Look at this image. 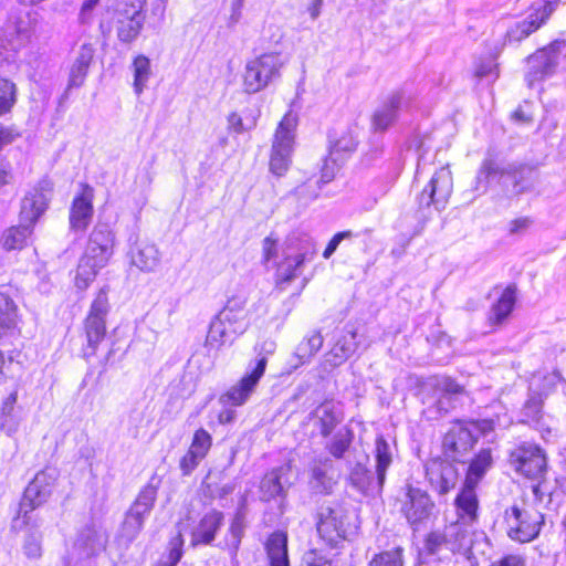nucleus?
<instances>
[{
    "label": "nucleus",
    "instance_id": "obj_1",
    "mask_svg": "<svg viewBox=\"0 0 566 566\" xmlns=\"http://www.w3.org/2000/svg\"><path fill=\"white\" fill-rule=\"evenodd\" d=\"M51 200L49 184H40L25 193L21 202L22 224L10 228L3 235L7 250L22 249L32 233V226L45 212Z\"/></svg>",
    "mask_w": 566,
    "mask_h": 566
},
{
    "label": "nucleus",
    "instance_id": "obj_2",
    "mask_svg": "<svg viewBox=\"0 0 566 566\" xmlns=\"http://www.w3.org/2000/svg\"><path fill=\"white\" fill-rule=\"evenodd\" d=\"M358 528L357 515L343 504L322 507L317 532L329 546H337L339 542L354 535Z\"/></svg>",
    "mask_w": 566,
    "mask_h": 566
},
{
    "label": "nucleus",
    "instance_id": "obj_3",
    "mask_svg": "<svg viewBox=\"0 0 566 566\" xmlns=\"http://www.w3.org/2000/svg\"><path fill=\"white\" fill-rule=\"evenodd\" d=\"M493 465L490 448L482 449L470 462L463 486L455 497V507L464 518L472 520L479 509L476 486Z\"/></svg>",
    "mask_w": 566,
    "mask_h": 566
},
{
    "label": "nucleus",
    "instance_id": "obj_4",
    "mask_svg": "<svg viewBox=\"0 0 566 566\" xmlns=\"http://www.w3.org/2000/svg\"><path fill=\"white\" fill-rule=\"evenodd\" d=\"M493 430L494 424L491 420L454 422L443 439L446 455L453 461H462L479 437L486 436Z\"/></svg>",
    "mask_w": 566,
    "mask_h": 566
},
{
    "label": "nucleus",
    "instance_id": "obj_5",
    "mask_svg": "<svg viewBox=\"0 0 566 566\" xmlns=\"http://www.w3.org/2000/svg\"><path fill=\"white\" fill-rule=\"evenodd\" d=\"M392 448L388 441L382 436L377 437L374 450L376 478L364 464L357 463L349 475L352 484L363 493L380 492L386 472L392 462Z\"/></svg>",
    "mask_w": 566,
    "mask_h": 566
},
{
    "label": "nucleus",
    "instance_id": "obj_6",
    "mask_svg": "<svg viewBox=\"0 0 566 566\" xmlns=\"http://www.w3.org/2000/svg\"><path fill=\"white\" fill-rule=\"evenodd\" d=\"M286 60L277 52L263 53L247 62L243 86L248 93H258L281 77Z\"/></svg>",
    "mask_w": 566,
    "mask_h": 566
},
{
    "label": "nucleus",
    "instance_id": "obj_7",
    "mask_svg": "<svg viewBox=\"0 0 566 566\" xmlns=\"http://www.w3.org/2000/svg\"><path fill=\"white\" fill-rule=\"evenodd\" d=\"M543 522V514L525 504H513L503 514V525L507 536L520 543H528L536 538Z\"/></svg>",
    "mask_w": 566,
    "mask_h": 566
},
{
    "label": "nucleus",
    "instance_id": "obj_8",
    "mask_svg": "<svg viewBox=\"0 0 566 566\" xmlns=\"http://www.w3.org/2000/svg\"><path fill=\"white\" fill-rule=\"evenodd\" d=\"M296 125V115L292 113L285 114L277 125L270 158V170L275 176H283L290 167Z\"/></svg>",
    "mask_w": 566,
    "mask_h": 566
},
{
    "label": "nucleus",
    "instance_id": "obj_9",
    "mask_svg": "<svg viewBox=\"0 0 566 566\" xmlns=\"http://www.w3.org/2000/svg\"><path fill=\"white\" fill-rule=\"evenodd\" d=\"M109 312L108 290L101 289L91 304L84 321V331L87 339L88 355L95 353L98 344L106 335V316Z\"/></svg>",
    "mask_w": 566,
    "mask_h": 566
},
{
    "label": "nucleus",
    "instance_id": "obj_10",
    "mask_svg": "<svg viewBox=\"0 0 566 566\" xmlns=\"http://www.w3.org/2000/svg\"><path fill=\"white\" fill-rule=\"evenodd\" d=\"M453 189V178L448 167L437 170L427 186L418 196V205L421 208L434 206L437 210L444 209Z\"/></svg>",
    "mask_w": 566,
    "mask_h": 566
},
{
    "label": "nucleus",
    "instance_id": "obj_11",
    "mask_svg": "<svg viewBox=\"0 0 566 566\" xmlns=\"http://www.w3.org/2000/svg\"><path fill=\"white\" fill-rule=\"evenodd\" d=\"M511 464L517 473L538 479L546 470V457L538 446L524 442L511 452Z\"/></svg>",
    "mask_w": 566,
    "mask_h": 566
},
{
    "label": "nucleus",
    "instance_id": "obj_12",
    "mask_svg": "<svg viewBox=\"0 0 566 566\" xmlns=\"http://www.w3.org/2000/svg\"><path fill=\"white\" fill-rule=\"evenodd\" d=\"M115 234L106 223H97L92 230L84 255L106 265L113 255Z\"/></svg>",
    "mask_w": 566,
    "mask_h": 566
},
{
    "label": "nucleus",
    "instance_id": "obj_13",
    "mask_svg": "<svg viewBox=\"0 0 566 566\" xmlns=\"http://www.w3.org/2000/svg\"><path fill=\"white\" fill-rule=\"evenodd\" d=\"M358 348L357 333L348 331L335 343L333 348L325 355L324 361L318 367V377L324 380L332 370L345 363Z\"/></svg>",
    "mask_w": 566,
    "mask_h": 566
},
{
    "label": "nucleus",
    "instance_id": "obj_14",
    "mask_svg": "<svg viewBox=\"0 0 566 566\" xmlns=\"http://www.w3.org/2000/svg\"><path fill=\"white\" fill-rule=\"evenodd\" d=\"M411 105V96L403 91L390 94L387 99L375 111L373 115V127L375 130L384 132L395 123L400 112Z\"/></svg>",
    "mask_w": 566,
    "mask_h": 566
},
{
    "label": "nucleus",
    "instance_id": "obj_15",
    "mask_svg": "<svg viewBox=\"0 0 566 566\" xmlns=\"http://www.w3.org/2000/svg\"><path fill=\"white\" fill-rule=\"evenodd\" d=\"M247 303L248 296L245 293L233 294L218 314L223 322L228 323L234 336L242 335L250 325Z\"/></svg>",
    "mask_w": 566,
    "mask_h": 566
},
{
    "label": "nucleus",
    "instance_id": "obj_16",
    "mask_svg": "<svg viewBox=\"0 0 566 566\" xmlns=\"http://www.w3.org/2000/svg\"><path fill=\"white\" fill-rule=\"evenodd\" d=\"M458 520L446 526L443 534L447 539V551L450 553H460L463 555L471 554L472 549V531L470 524L476 520V514L472 520L464 518L457 510Z\"/></svg>",
    "mask_w": 566,
    "mask_h": 566
},
{
    "label": "nucleus",
    "instance_id": "obj_17",
    "mask_svg": "<svg viewBox=\"0 0 566 566\" xmlns=\"http://www.w3.org/2000/svg\"><path fill=\"white\" fill-rule=\"evenodd\" d=\"M55 482V471L44 470L39 472L34 479L29 483L24 491L21 502V509L27 511V507L34 510L40 506L50 497Z\"/></svg>",
    "mask_w": 566,
    "mask_h": 566
},
{
    "label": "nucleus",
    "instance_id": "obj_18",
    "mask_svg": "<svg viewBox=\"0 0 566 566\" xmlns=\"http://www.w3.org/2000/svg\"><path fill=\"white\" fill-rule=\"evenodd\" d=\"M564 45V41H554L548 46L538 50L528 57L527 63L531 71L528 72L526 80L530 86L534 80L543 77L553 70L557 64V55Z\"/></svg>",
    "mask_w": 566,
    "mask_h": 566
},
{
    "label": "nucleus",
    "instance_id": "obj_19",
    "mask_svg": "<svg viewBox=\"0 0 566 566\" xmlns=\"http://www.w3.org/2000/svg\"><path fill=\"white\" fill-rule=\"evenodd\" d=\"M431 509L432 502L424 491L412 486L407 488L401 510L411 525L427 520Z\"/></svg>",
    "mask_w": 566,
    "mask_h": 566
},
{
    "label": "nucleus",
    "instance_id": "obj_20",
    "mask_svg": "<svg viewBox=\"0 0 566 566\" xmlns=\"http://www.w3.org/2000/svg\"><path fill=\"white\" fill-rule=\"evenodd\" d=\"M426 472L431 485L441 494L448 493L458 482V470L449 461L433 460Z\"/></svg>",
    "mask_w": 566,
    "mask_h": 566
},
{
    "label": "nucleus",
    "instance_id": "obj_21",
    "mask_svg": "<svg viewBox=\"0 0 566 566\" xmlns=\"http://www.w3.org/2000/svg\"><path fill=\"white\" fill-rule=\"evenodd\" d=\"M212 444L211 436L205 429H198L189 450L180 460V470L185 475L190 474L207 455Z\"/></svg>",
    "mask_w": 566,
    "mask_h": 566
},
{
    "label": "nucleus",
    "instance_id": "obj_22",
    "mask_svg": "<svg viewBox=\"0 0 566 566\" xmlns=\"http://www.w3.org/2000/svg\"><path fill=\"white\" fill-rule=\"evenodd\" d=\"M276 344L272 339H266L260 345L259 356L254 361H251L247 368L245 374L241 377L238 387L233 389H253L261 377L264 375L268 357L275 352Z\"/></svg>",
    "mask_w": 566,
    "mask_h": 566
},
{
    "label": "nucleus",
    "instance_id": "obj_23",
    "mask_svg": "<svg viewBox=\"0 0 566 566\" xmlns=\"http://www.w3.org/2000/svg\"><path fill=\"white\" fill-rule=\"evenodd\" d=\"M223 513L217 510H210L203 514L191 532V544L193 546L211 544L223 524Z\"/></svg>",
    "mask_w": 566,
    "mask_h": 566
},
{
    "label": "nucleus",
    "instance_id": "obj_24",
    "mask_svg": "<svg viewBox=\"0 0 566 566\" xmlns=\"http://www.w3.org/2000/svg\"><path fill=\"white\" fill-rule=\"evenodd\" d=\"M93 189L85 186L82 193L76 196L70 211V226L74 231H83L93 216Z\"/></svg>",
    "mask_w": 566,
    "mask_h": 566
},
{
    "label": "nucleus",
    "instance_id": "obj_25",
    "mask_svg": "<svg viewBox=\"0 0 566 566\" xmlns=\"http://www.w3.org/2000/svg\"><path fill=\"white\" fill-rule=\"evenodd\" d=\"M554 9L555 8L552 2H543L538 8H534V12H532L525 20L517 23L516 27L509 32V35L515 41H521L528 36L546 22Z\"/></svg>",
    "mask_w": 566,
    "mask_h": 566
},
{
    "label": "nucleus",
    "instance_id": "obj_26",
    "mask_svg": "<svg viewBox=\"0 0 566 566\" xmlns=\"http://www.w3.org/2000/svg\"><path fill=\"white\" fill-rule=\"evenodd\" d=\"M291 472V465L284 464L273 469L264 475L260 484L261 499L270 501L284 493L285 488L290 484L287 475Z\"/></svg>",
    "mask_w": 566,
    "mask_h": 566
},
{
    "label": "nucleus",
    "instance_id": "obj_27",
    "mask_svg": "<svg viewBox=\"0 0 566 566\" xmlns=\"http://www.w3.org/2000/svg\"><path fill=\"white\" fill-rule=\"evenodd\" d=\"M343 418L339 402L328 400L319 405L312 413V421L323 436H327Z\"/></svg>",
    "mask_w": 566,
    "mask_h": 566
},
{
    "label": "nucleus",
    "instance_id": "obj_28",
    "mask_svg": "<svg viewBox=\"0 0 566 566\" xmlns=\"http://www.w3.org/2000/svg\"><path fill=\"white\" fill-rule=\"evenodd\" d=\"M395 388L405 387L406 389H461L454 384L453 379L447 376H432L423 380L411 375H401L394 385Z\"/></svg>",
    "mask_w": 566,
    "mask_h": 566
},
{
    "label": "nucleus",
    "instance_id": "obj_29",
    "mask_svg": "<svg viewBox=\"0 0 566 566\" xmlns=\"http://www.w3.org/2000/svg\"><path fill=\"white\" fill-rule=\"evenodd\" d=\"M132 263L145 272H153L160 262L157 247L147 241H137L130 249Z\"/></svg>",
    "mask_w": 566,
    "mask_h": 566
},
{
    "label": "nucleus",
    "instance_id": "obj_30",
    "mask_svg": "<svg viewBox=\"0 0 566 566\" xmlns=\"http://www.w3.org/2000/svg\"><path fill=\"white\" fill-rule=\"evenodd\" d=\"M94 56L91 44H83L70 71L69 87H78L84 83L88 66Z\"/></svg>",
    "mask_w": 566,
    "mask_h": 566
},
{
    "label": "nucleus",
    "instance_id": "obj_31",
    "mask_svg": "<svg viewBox=\"0 0 566 566\" xmlns=\"http://www.w3.org/2000/svg\"><path fill=\"white\" fill-rule=\"evenodd\" d=\"M266 552L271 566H290L287 557V535L285 533H273L268 538Z\"/></svg>",
    "mask_w": 566,
    "mask_h": 566
},
{
    "label": "nucleus",
    "instance_id": "obj_32",
    "mask_svg": "<svg viewBox=\"0 0 566 566\" xmlns=\"http://www.w3.org/2000/svg\"><path fill=\"white\" fill-rule=\"evenodd\" d=\"M337 481V473L329 461L314 467L312 473V488L319 493H329Z\"/></svg>",
    "mask_w": 566,
    "mask_h": 566
},
{
    "label": "nucleus",
    "instance_id": "obj_33",
    "mask_svg": "<svg viewBox=\"0 0 566 566\" xmlns=\"http://www.w3.org/2000/svg\"><path fill=\"white\" fill-rule=\"evenodd\" d=\"M515 301V289L507 286L501 294L497 302L491 307L489 316L491 324H502L513 311Z\"/></svg>",
    "mask_w": 566,
    "mask_h": 566
},
{
    "label": "nucleus",
    "instance_id": "obj_34",
    "mask_svg": "<svg viewBox=\"0 0 566 566\" xmlns=\"http://www.w3.org/2000/svg\"><path fill=\"white\" fill-rule=\"evenodd\" d=\"M106 544L105 533L96 528L85 530L77 538L75 546L82 551L86 557L104 549Z\"/></svg>",
    "mask_w": 566,
    "mask_h": 566
},
{
    "label": "nucleus",
    "instance_id": "obj_35",
    "mask_svg": "<svg viewBox=\"0 0 566 566\" xmlns=\"http://www.w3.org/2000/svg\"><path fill=\"white\" fill-rule=\"evenodd\" d=\"M18 324V308L13 300L0 293V337L12 332Z\"/></svg>",
    "mask_w": 566,
    "mask_h": 566
},
{
    "label": "nucleus",
    "instance_id": "obj_36",
    "mask_svg": "<svg viewBox=\"0 0 566 566\" xmlns=\"http://www.w3.org/2000/svg\"><path fill=\"white\" fill-rule=\"evenodd\" d=\"M244 528V514L241 511H238L230 523L223 542L220 544L222 548L230 551L232 556L237 554V551L241 544Z\"/></svg>",
    "mask_w": 566,
    "mask_h": 566
},
{
    "label": "nucleus",
    "instance_id": "obj_37",
    "mask_svg": "<svg viewBox=\"0 0 566 566\" xmlns=\"http://www.w3.org/2000/svg\"><path fill=\"white\" fill-rule=\"evenodd\" d=\"M157 497L156 486L148 484L139 492L136 501L129 509V513L140 517L145 522V518L149 515Z\"/></svg>",
    "mask_w": 566,
    "mask_h": 566
},
{
    "label": "nucleus",
    "instance_id": "obj_38",
    "mask_svg": "<svg viewBox=\"0 0 566 566\" xmlns=\"http://www.w3.org/2000/svg\"><path fill=\"white\" fill-rule=\"evenodd\" d=\"M306 259L305 253H297L295 256H286L277 264L276 277L279 284L290 283L298 276V270Z\"/></svg>",
    "mask_w": 566,
    "mask_h": 566
},
{
    "label": "nucleus",
    "instance_id": "obj_39",
    "mask_svg": "<svg viewBox=\"0 0 566 566\" xmlns=\"http://www.w3.org/2000/svg\"><path fill=\"white\" fill-rule=\"evenodd\" d=\"M104 266L105 265H98L97 262L83 254L76 269L75 285L80 290L87 289L95 280L98 271Z\"/></svg>",
    "mask_w": 566,
    "mask_h": 566
},
{
    "label": "nucleus",
    "instance_id": "obj_40",
    "mask_svg": "<svg viewBox=\"0 0 566 566\" xmlns=\"http://www.w3.org/2000/svg\"><path fill=\"white\" fill-rule=\"evenodd\" d=\"M114 20L118 40L124 43H130L140 33L145 17H138L135 20L114 17Z\"/></svg>",
    "mask_w": 566,
    "mask_h": 566
},
{
    "label": "nucleus",
    "instance_id": "obj_41",
    "mask_svg": "<svg viewBox=\"0 0 566 566\" xmlns=\"http://www.w3.org/2000/svg\"><path fill=\"white\" fill-rule=\"evenodd\" d=\"M231 335H234L227 322H223L219 315L211 322L207 335L206 345L212 348H219L227 342H231Z\"/></svg>",
    "mask_w": 566,
    "mask_h": 566
},
{
    "label": "nucleus",
    "instance_id": "obj_42",
    "mask_svg": "<svg viewBox=\"0 0 566 566\" xmlns=\"http://www.w3.org/2000/svg\"><path fill=\"white\" fill-rule=\"evenodd\" d=\"M250 391H226L220 396V403L224 410L220 411L218 418L220 423H228L233 419L231 407L243 405L248 399Z\"/></svg>",
    "mask_w": 566,
    "mask_h": 566
},
{
    "label": "nucleus",
    "instance_id": "obj_43",
    "mask_svg": "<svg viewBox=\"0 0 566 566\" xmlns=\"http://www.w3.org/2000/svg\"><path fill=\"white\" fill-rule=\"evenodd\" d=\"M134 72V91L137 95H140L146 88L147 83L151 75L150 61L145 55H138L133 62Z\"/></svg>",
    "mask_w": 566,
    "mask_h": 566
},
{
    "label": "nucleus",
    "instance_id": "obj_44",
    "mask_svg": "<svg viewBox=\"0 0 566 566\" xmlns=\"http://www.w3.org/2000/svg\"><path fill=\"white\" fill-rule=\"evenodd\" d=\"M260 111H251L250 117H243L242 115L233 112L228 116V125L231 130L237 134L251 130L256 126Z\"/></svg>",
    "mask_w": 566,
    "mask_h": 566
},
{
    "label": "nucleus",
    "instance_id": "obj_45",
    "mask_svg": "<svg viewBox=\"0 0 566 566\" xmlns=\"http://www.w3.org/2000/svg\"><path fill=\"white\" fill-rule=\"evenodd\" d=\"M505 169L502 168L495 160L493 159H485L478 172L476 176V187L475 189H486L488 179L492 176L500 175L503 177L505 175Z\"/></svg>",
    "mask_w": 566,
    "mask_h": 566
},
{
    "label": "nucleus",
    "instance_id": "obj_46",
    "mask_svg": "<svg viewBox=\"0 0 566 566\" xmlns=\"http://www.w3.org/2000/svg\"><path fill=\"white\" fill-rule=\"evenodd\" d=\"M145 0H123L117 3L114 17L133 19L145 17Z\"/></svg>",
    "mask_w": 566,
    "mask_h": 566
},
{
    "label": "nucleus",
    "instance_id": "obj_47",
    "mask_svg": "<svg viewBox=\"0 0 566 566\" xmlns=\"http://www.w3.org/2000/svg\"><path fill=\"white\" fill-rule=\"evenodd\" d=\"M143 525L144 521H142L140 517L127 512L119 531V537L126 543L133 542L140 533Z\"/></svg>",
    "mask_w": 566,
    "mask_h": 566
},
{
    "label": "nucleus",
    "instance_id": "obj_48",
    "mask_svg": "<svg viewBox=\"0 0 566 566\" xmlns=\"http://www.w3.org/2000/svg\"><path fill=\"white\" fill-rule=\"evenodd\" d=\"M15 103V85L0 77V115L9 112Z\"/></svg>",
    "mask_w": 566,
    "mask_h": 566
},
{
    "label": "nucleus",
    "instance_id": "obj_49",
    "mask_svg": "<svg viewBox=\"0 0 566 566\" xmlns=\"http://www.w3.org/2000/svg\"><path fill=\"white\" fill-rule=\"evenodd\" d=\"M323 336L318 332H313L297 347V355L301 358H310L315 355L323 346Z\"/></svg>",
    "mask_w": 566,
    "mask_h": 566
},
{
    "label": "nucleus",
    "instance_id": "obj_50",
    "mask_svg": "<svg viewBox=\"0 0 566 566\" xmlns=\"http://www.w3.org/2000/svg\"><path fill=\"white\" fill-rule=\"evenodd\" d=\"M369 566H403L402 549L397 547L376 555Z\"/></svg>",
    "mask_w": 566,
    "mask_h": 566
},
{
    "label": "nucleus",
    "instance_id": "obj_51",
    "mask_svg": "<svg viewBox=\"0 0 566 566\" xmlns=\"http://www.w3.org/2000/svg\"><path fill=\"white\" fill-rule=\"evenodd\" d=\"M424 551L428 555H440L443 551H447L446 536L440 532L430 533L424 542Z\"/></svg>",
    "mask_w": 566,
    "mask_h": 566
},
{
    "label": "nucleus",
    "instance_id": "obj_52",
    "mask_svg": "<svg viewBox=\"0 0 566 566\" xmlns=\"http://www.w3.org/2000/svg\"><path fill=\"white\" fill-rule=\"evenodd\" d=\"M544 397L541 391H534V394L528 398V400L524 405V415L528 420H538L542 407H543Z\"/></svg>",
    "mask_w": 566,
    "mask_h": 566
},
{
    "label": "nucleus",
    "instance_id": "obj_53",
    "mask_svg": "<svg viewBox=\"0 0 566 566\" xmlns=\"http://www.w3.org/2000/svg\"><path fill=\"white\" fill-rule=\"evenodd\" d=\"M22 548L29 559H39L42 556L41 535L38 533L28 535Z\"/></svg>",
    "mask_w": 566,
    "mask_h": 566
},
{
    "label": "nucleus",
    "instance_id": "obj_54",
    "mask_svg": "<svg viewBox=\"0 0 566 566\" xmlns=\"http://www.w3.org/2000/svg\"><path fill=\"white\" fill-rule=\"evenodd\" d=\"M357 143L352 136H343L335 142L331 149V159L336 163L339 159L340 153H352L356 149Z\"/></svg>",
    "mask_w": 566,
    "mask_h": 566
},
{
    "label": "nucleus",
    "instance_id": "obj_55",
    "mask_svg": "<svg viewBox=\"0 0 566 566\" xmlns=\"http://www.w3.org/2000/svg\"><path fill=\"white\" fill-rule=\"evenodd\" d=\"M184 539L181 534L179 533L176 537L170 541V551L165 560H163L159 566H176L182 556V547Z\"/></svg>",
    "mask_w": 566,
    "mask_h": 566
},
{
    "label": "nucleus",
    "instance_id": "obj_56",
    "mask_svg": "<svg viewBox=\"0 0 566 566\" xmlns=\"http://www.w3.org/2000/svg\"><path fill=\"white\" fill-rule=\"evenodd\" d=\"M17 400V396L14 392H11L7 400L3 403L2 412L3 419L1 420V428L9 434L13 433L17 430V426L10 419V412L13 409V405Z\"/></svg>",
    "mask_w": 566,
    "mask_h": 566
},
{
    "label": "nucleus",
    "instance_id": "obj_57",
    "mask_svg": "<svg viewBox=\"0 0 566 566\" xmlns=\"http://www.w3.org/2000/svg\"><path fill=\"white\" fill-rule=\"evenodd\" d=\"M531 175H532V171L527 170L526 174L524 171H521L513 176V178H514L513 192L515 195H521L525 191H528L532 188Z\"/></svg>",
    "mask_w": 566,
    "mask_h": 566
},
{
    "label": "nucleus",
    "instance_id": "obj_58",
    "mask_svg": "<svg viewBox=\"0 0 566 566\" xmlns=\"http://www.w3.org/2000/svg\"><path fill=\"white\" fill-rule=\"evenodd\" d=\"M263 262L269 263L277 258V240L266 237L262 242Z\"/></svg>",
    "mask_w": 566,
    "mask_h": 566
},
{
    "label": "nucleus",
    "instance_id": "obj_59",
    "mask_svg": "<svg viewBox=\"0 0 566 566\" xmlns=\"http://www.w3.org/2000/svg\"><path fill=\"white\" fill-rule=\"evenodd\" d=\"M532 223L533 221L528 217L516 218L510 222L509 232L512 235H521L530 229Z\"/></svg>",
    "mask_w": 566,
    "mask_h": 566
},
{
    "label": "nucleus",
    "instance_id": "obj_60",
    "mask_svg": "<svg viewBox=\"0 0 566 566\" xmlns=\"http://www.w3.org/2000/svg\"><path fill=\"white\" fill-rule=\"evenodd\" d=\"M302 566H332V562L315 551L304 555Z\"/></svg>",
    "mask_w": 566,
    "mask_h": 566
},
{
    "label": "nucleus",
    "instance_id": "obj_61",
    "mask_svg": "<svg viewBox=\"0 0 566 566\" xmlns=\"http://www.w3.org/2000/svg\"><path fill=\"white\" fill-rule=\"evenodd\" d=\"M475 75L478 77H490L493 78L497 77V65L492 61L489 60L486 62H481L475 67Z\"/></svg>",
    "mask_w": 566,
    "mask_h": 566
},
{
    "label": "nucleus",
    "instance_id": "obj_62",
    "mask_svg": "<svg viewBox=\"0 0 566 566\" xmlns=\"http://www.w3.org/2000/svg\"><path fill=\"white\" fill-rule=\"evenodd\" d=\"M490 566H526V564L521 555L510 554L492 562Z\"/></svg>",
    "mask_w": 566,
    "mask_h": 566
},
{
    "label": "nucleus",
    "instance_id": "obj_63",
    "mask_svg": "<svg viewBox=\"0 0 566 566\" xmlns=\"http://www.w3.org/2000/svg\"><path fill=\"white\" fill-rule=\"evenodd\" d=\"M349 446V440L344 436H336L329 446L331 453L340 458Z\"/></svg>",
    "mask_w": 566,
    "mask_h": 566
},
{
    "label": "nucleus",
    "instance_id": "obj_64",
    "mask_svg": "<svg viewBox=\"0 0 566 566\" xmlns=\"http://www.w3.org/2000/svg\"><path fill=\"white\" fill-rule=\"evenodd\" d=\"M335 165H336V163L332 161L331 156L325 160L323 172H322V178H321V180L323 182H325V184L329 182L334 178Z\"/></svg>",
    "mask_w": 566,
    "mask_h": 566
}]
</instances>
